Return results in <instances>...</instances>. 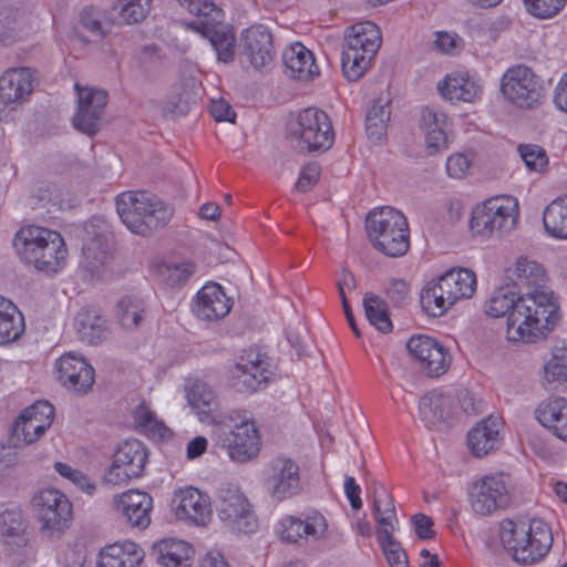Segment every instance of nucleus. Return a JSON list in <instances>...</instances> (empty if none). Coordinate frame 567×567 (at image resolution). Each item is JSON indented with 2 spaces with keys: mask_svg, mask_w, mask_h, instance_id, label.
I'll list each match as a JSON object with an SVG mask.
<instances>
[{
  "mask_svg": "<svg viewBox=\"0 0 567 567\" xmlns=\"http://www.w3.org/2000/svg\"><path fill=\"white\" fill-rule=\"evenodd\" d=\"M546 295H522L515 286L496 289L486 302V313L493 318L507 316V339L532 343L544 337L555 324V308Z\"/></svg>",
  "mask_w": 567,
  "mask_h": 567,
  "instance_id": "f257e3e1",
  "label": "nucleus"
},
{
  "mask_svg": "<svg viewBox=\"0 0 567 567\" xmlns=\"http://www.w3.org/2000/svg\"><path fill=\"white\" fill-rule=\"evenodd\" d=\"M13 247L27 265L44 274H56L66 261L68 250L62 236L40 226L22 227L14 236Z\"/></svg>",
  "mask_w": 567,
  "mask_h": 567,
  "instance_id": "f03ea898",
  "label": "nucleus"
},
{
  "mask_svg": "<svg viewBox=\"0 0 567 567\" xmlns=\"http://www.w3.org/2000/svg\"><path fill=\"white\" fill-rule=\"evenodd\" d=\"M499 538L506 553L520 565H532L540 560L553 544L551 530L540 519H504L499 527Z\"/></svg>",
  "mask_w": 567,
  "mask_h": 567,
  "instance_id": "7ed1b4c3",
  "label": "nucleus"
},
{
  "mask_svg": "<svg viewBox=\"0 0 567 567\" xmlns=\"http://www.w3.org/2000/svg\"><path fill=\"white\" fill-rule=\"evenodd\" d=\"M116 210L123 224L134 234L147 236L165 226L174 208L154 194L124 192L116 197Z\"/></svg>",
  "mask_w": 567,
  "mask_h": 567,
  "instance_id": "20e7f679",
  "label": "nucleus"
},
{
  "mask_svg": "<svg viewBox=\"0 0 567 567\" xmlns=\"http://www.w3.org/2000/svg\"><path fill=\"white\" fill-rule=\"evenodd\" d=\"M382 43L381 31L370 21L355 23L346 30L341 55L343 75L349 81L360 80Z\"/></svg>",
  "mask_w": 567,
  "mask_h": 567,
  "instance_id": "39448f33",
  "label": "nucleus"
},
{
  "mask_svg": "<svg viewBox=\"0 0 567 567\" xmlns=\"http://www.w3.org/2000/svg\"><path fill=\"white\" fill-rule=\"evenodd\" d=\"M288 135L297 148L308 153H324L334 143L332 122L318 107L301 110L288 124Z\"/></svg>",
  "mask_w": 567,
  "mask_h": 567,
  "instance_id": "423d86ee",
  "label": "nucleus"
},
{
  "mask_svg": "<svg viewBox=\"0 0 567 567\" xmlns=\"http://www.w3.org/2000/svg\"><path fill=\"white\" fill-rule=\"evenodd\" d=\"M41 523L40 530L48 537H60L72 518V504L55 488L40 491L32 501Z\"/></svg>",
  "mask_w": 567,
  "mask_h": 567,
  "instance_id": "0eeeda50",
  "label": "nucleus"
},
{
  "mask_svg": "<svg viewBox=\"0 0 567 567\" xmlns=\"http://www.w3.org/2000/svg\"><path fill=\"white\" fill-rule=\"evenodd\" d=\"M501 91L508 101L522 109H533L545 97L544 87L536 74L522 64L509 68L503 74Z\"/></svg>",
  "mask_w": 567,
  "mask_h": 567,
  "instance_id": "6e6552de",
  "label": "nucleus"
},
{
  "mask_svg": "<svg viewBox=\"0 0 567 567\" xmlns=\"http://www.w3.org/2000/svg\"><path fill=\"white\" fill-rule=\"evenodd\" d=\"M468 497L474 513L481 516L492 515L509 504V482L502 473L484 475L472 482Z\"/></svg>",
  "mask_w": 567,
  "mask_h": 567,
  "instance_id": "1a4fd4ad",
  "label": "nucleus"
},
{
  "mask_svg": "<svg viewBox=\"0 0 567 567\" xmlns=\"http://www.w3.org/2000/svg\"><path fill=\"white\" fill-rule=\"evenodd\" d=\"M216 511L225 528L233 533L248 534L257 528V518L250 503L236 487H225L219 491Z\"/></svg>",
  "mask_w": 567,
  "mask_h": 567,
  "instance_id": "9d476101",
  "label": "nucleus"
},
{
  "mask_svg": "<svg viewBox=\"0 0 567 567\" xmlns=\"http://www.w3.org/2000/svg\"><path fill=\"white\" fill-rule=\"evenodd\" d=\"M148 458L147 450L138 440L121 443L113 455L112 465L105 472L103 481L110 485L127 484L130 480L141 477Z\"/></svg>",
  "mask_w": 567,
  "mask_h": 567,
  "instance_id": "9b49d317",
  "label": "nucleus"
},
{
  "mask_svg": "<svg viewBox=\"0 0 567 567\" xmlns=\"http://www.w3.org/2000/svg\"><path fill=\"white\" fill-rule=\"evenodd\" d=\"M264 487L276 502L298 495L302 489L298 464L289 457L272 458L264 470Z\"/></svg>",
  "mask_w": 567,
  "mask_h": 567,
  "instance_id": "f8f14e48",
  "label": "nucleus"
},
{
  "mask_svg": "<svg viewBox=\"0 0 567 567\" xmlns=\"http://www.w3.org/2000/svg\"><path fill=\"white\" fill-rule=\"evenodd\" d=\"M85 231L82 266L92 278L101 279L112 260L113 238L100 219L86 224Z\"/></svg>",
  "mask_w": 567,
  "mask_h": 567,
  "instance_id": "ddd939ff",
  "label": "nucleus"
},
{
  "mask_svg": "<svg viewBox=\"0 0 567 567\" xmlns=\"http://www.w3.org/2000/svg\"><path fill=\"white\" fill-rule=\"evenodd\" d=\"M218 443L226 450L231 461L247 463L260 452V437L255 423L248 419L235 424L228 432L221 429Z\"/></svg>",
  "mask_w": 567,
  "mask_h": 567,
  "instance_id": "4468645a",
  "label": "nucleus"
},
{
  "mask_svg": "<svg viewBox=\"0 0 567 567\" xmlns=\"http://www.w3.org/2000/svg\"><path fill=\"white\" fill-rule=\"evenodd\" d=\"M409 353L417 361L421 371L429 378L446 373L451 364L449 350L429 336H413L406 343Z\"/></svg>",
  "mask_w": 567,
  "mask_h": 567,
  "instance_id": "2eb2a0df",
  "label": "nucleus"
},
{
  "mask_svg": "<svg viewBox=\"0 0 567 567\" xmlns=\"http://www.w3.org/2000/svg\"><path fill=\"white\" fill-rule=\"evenodd\" d=\"M78 110L73 117L74 127L87 135H95L101 127L102 115L107 103V92L102 89L75 84Z\"/></svg>",
  "mask_w": 567,
  "mask_h": 567,
  "instance_id": "dca6fc26",
  "label": "nucleus"
},
{
  "mask_svg": "<svg viewBox=\"0 0 567 567\" xmlns=\"http://www.w3.org/2000/svg\"><path fill=\"white\" fill-rule=\"evenodd\" d=\"M455 413L453 396L441 390L429 391L419 401V417L430 430L444 432L451 429Z\"/></svg>",
  "mask_w": 567,
  "mask_h": 567,
  "instance_id": "f3484780",
  "label": "nucleus"
},
{
  "mask_svg": "<svg viewBox=\"0 0 567 567\" xmlns=\"http://www.w3.org/2000/svg\"><path fill=\"white\" fill-rule=\"evenodd\" d=\"M172 508L178 519L188 520L196 526H205L212 517L209 496L192 486L174 493Z\"/></svg>",
  "mask_w": 567,
  "mask_h": 567,
  "instance_id": "a211bd4d",
  "label": "nucleus"
},
{
  "mask_svg": "<svg viewBox=\"0 0 567 567\" xmlns=\"http://www.w3.org/2000/svg\"><path fill=\"white\" fill-rule=\"evenodd\" d=\"M32 92V75L27 68L13 69L0 78V121H9L23 97Z\"/></svg>",
  "mask_w": 567,
  "mask_h": 567,
  "instance_id": "6ab92c4d",
  "label": "nucleus"
},
{
  "mask_svg": "<svg viewBox=\"0 0 567 567\" xmlns=\"http://www.w3.org/2000/svg\"><path fill=\"white\" fill-rule=\"evenodd\" d=\"M327 529L326 518L318 512H311L305 518L284 516L278 523L277 533L281 542L296 544L301 539L318 540Z\"/></svg>",
  "mask_w": 567,
  "mask_h": 567,
  "instance_id": "aec40b11",
  "label": "nucleus"
},
{
  "mask_svg": "<svg viewBox=\"0 0 567 567\" xmlns=\"http://www.w3.org/2000/svg\"><path fill=\"white\" fill-rule=\"evenodd\" d=\"M58 379L63 386L76 394H85L94 382V369L72 352L63 354L55 363Z\"/></svg>",
  "mask_w": 567,
  "mask_h": 567,
  "instance_id": "412c9836",
  "label": "nucleus"
},
{
  "mask_svg": "<svg viewBox=\"0 0 567 567\" xmlns=\"http://www.w3.org/2000/svg\"><path fill=\"white\" fill-rule=\"evenodd\" d=\"M514 276L515 279L512 286H515L518 291H522V295L535 297L536 295L544 293L548 297L549 303L555 308L556 320L558 306L553 296V291L546 287L547 278L544 267L527 257H519L515 264Z\"/></svg>",
  "mask_w": 567,
  "mask_h": 567,
  "instance_id": "4be33fe9",
  "label": "nucleus"
},
{
  "mask_svg": "<svg viewBox=\"0 0 567 567\" xmlns=\"http://www.w3.org/2000/svg\"><path fill=\"white\" fill-rule=\"evenodd\" d=\"M239 48L255 69L268 66L274 59L272 37L262 24L247 28L240 37Z\"/></svg>",
  "mask_w": 567,
  "mask_h": 567,
  "instance_id": "5701e85b",
  "label": "nucleus"
},
{
  "mask_svg": "<svg viewBox=\"0 0 567 567\" xmlns=\"http://www.w3.org/2000/svg\"><path fill=\"white\" fill-rule=\"evenodd\" d=\"M113 502L116 511L131 527L145 529L151 524L153 499L147 493L131 489L115 495Z\"/></svg>",
  "mask_w": 567,
  "mask_h": 567,
  "instance_id": "b1692460",
  "label": "nucleus"
},
{
  "mask_svg": "<svg viewBox=\"0 0 567 567\" xmlns=\"http://www.w3.org/2000/svg\"><path fill=\"white\" fill-rule=\"evenodd\" d=\"M451 123L447 115L434 107L423 106L421 110V130L425 138L429 155H435L447 148V131Z\"/></svg>",
  "mask_w": 567,
  "mask_h": 567,
  "instance_id": "393cba45",
  "label": "nucleus"
},
{
  "mask_svg": "<svg viewBox=\"0 0 567 567\" xmlns=\"http://www.w3.org/2000/svg\"><path fill=\"white\" fill-rule=\"evenodd\" d=\"M231 303L220 285H205L196 295L193 311L200 320L217 321L229 313Z\"/></svg>",
  "mask_w": 567,
  "mask_h": 567,
  "instance_id": "a878e982",
  "label": "nucleus"
},
{
  "mask_svg": "<svg viewBox=\"0 0 567 567\" xmlns=\"http://www.w3.org/2000/svg\"><path fill=\"white\" fill-rule=\"evenodd\" d=\"M271 372L265 367L260 354L255 359H241L230 371V381L238 392L251 393L267 384Z\"/></svg>",
  "mask_w": 567,
  "mask_h": 567,
  "instance_id": "bb28decb",
  "label": "nucleus"
},
{
  "mask_svg": "<svg viewBox=\"0 0 567 567\" xmlns=\"http://www.w3.org/2000/svg\"><path fill=\"white\" fill-rule=\"evenodd\" d=\"M443 99L451 102H474L482 95V87L467 72L447 74L437 86Z\"/></svg>",
  "mask_w": 567,
  "mask_h": 567,
  "instance_id": "cd10ccee",
  "label": "nucleus"
},
{
  "mask_svg": "<svg viewBox=\"0 0 567 567\" xmlns=\"http://www.w3.org/2000/svg\"><path fill=\"white\" fill-rule=\"evenodd\" d=\"M390 122V92L386 90L373 100L365 116V133L368 140L375 145L384 144L388 140Z\"/></svg>",
  "mask_w": 567,
  "mask_h": 567,
  "instance_id": "c85d7f7f",
  "label": "nucleus"
},
{
  "mask_svg": "<svg viewBox=\"0 0 567 567\" xmlns=\"http://www.w3.org/2000/svg\"><path fill=\"white\" fill-rule=\"evenodd\" d=\"M501 420L488 415L467 434V446L475 457H483L494 451L499 443Z\"/></svg>",
  "mask_w": 567,
  "mask_h": 567,
  "instance_id": "c756f323",
  "label": "nucleus"
},
{
  "mask_svg": "<svg viewBox=\"0 0 567 567\" xmlns=\"http://www.w3.org/2000/svg\"><path fill=\"white\" fill-rule=\"evenodd\" d=\"M186 398L202 422L208 424L220 423L215 415L219 406L218 399L208 383L195 380L186 389Z\"/></svg>",
  "mask_w": 567,
  "mask_h": 567,
  "instance_id": "7c9ffc66",
  "label": "nucleus"
},
{
  "mask_svg": "<svg viewBox=\"0 0 567 567\" xmlns=\"http://www.w3.org/2000/svg\"><path fill=\"white\" fill-rule=\"evenodd\" d=\"M37 17L23 8L0 7V42L7 43L30 30Z\"/></svg>",
  "mask_w": 567,
  "mask_h": 567,
  "instance_id": "2f4dec72",
  "label": "nucleus"
},
{
  "mask_svg": "<svg viewBox=\"0 0 567 567\" xmlns=\"http://www.w3.org/2000/svg\"><path fill=\"white\" fill-rule=\"evenodd\" d=\"M539 423L558 439L567 440V399L557 396L542 402L536 410Z\"/></svg>",
  "mask_w": 567,
  "mask_h": 567,
  "instance_id": "473e14b6",
  "label": "nucleus"
},
{
  "mask_svg": "<svg viewBox=\"0 0 567 567\" xmlns=\"http://www.w3.org/2000/svg\"><path fill=\"white\" fill-rule=\"evenodd\" d=\"M447 299L458 301L471 298L476 290V276L465 268H453L445 271L437 279Z\"/></svg>",
  "mask_w": 567,
  "mask_h": 567,
  "instance_id": "72a5a7b5",
  "label": "nucleus"
},
{
  "mask_svg": "<svg viewBox=\"0 0 567 567\" xmlns=\"http://www.w3.org/2000/svg\"><path fill=\"white\" fill-rule=\"evenodd\" d=\"M282 60L289 76L307 81L319 74L312 52L299 42L285 50Z\"/></svg>",
  "mask_w": 567,
  "mask_h": 567,
  "instance_id": "f704fd0d",
  "label": "nucleus"
},
{
  "mask_svg": "<svg viewBox=\"0 0 567 567\" xmlns=\"http://www.w3.org/2000/svg\"><path fill=\"white\" fill-rule=\"evenodd\" d=\"M143 557V550L135 543H114L102 549L97 567H137Z\"/></svg>",
  "mask_w": 567,
  "mask_h": 567,
  "instance_id": "c9c22d12",
  "label": "nucleus"
},
{
  "mask_svg": "<svg viewBox=\"0 0 567 567\" xmlns=\"http://www.w3.org/2000/svg\"><path fill=\"white\" fill-rule=\"evenodd\" d=\"M74 327L79 338L89 343L97 344L109 336L107 320L94 308H84L75 317Z\"/></svg>",
  "mask_w": 567,
  "mask_h": 567,
  "instance_id": "e433bc0d",
  "label": "nucleus"
},
{
  "mask_svg": "<svg viewBox=\"0 0 567 567\" xmlns=\"http://www.w3.org/2000/svg\"><path fill=\"white\" fill-rule=\"evenodd\" d=\"M0 534L4 544L13 551H19L28 545L20 507L9 505L0 511Z\"/></svg>",
  "mask_w": 567,
  "mask_h": 567,
  "instance_id": "4c0bfd02",
  "label": "nucleus"
},
{
  "mask_svg": "<svg viewBox=\"0 0 567 567\" xmlns=\"http://www.w3.org/2000/svg\"><path fill=\"white\" fill-rule=\"evenodd\" d=\"M194 550L183 540L163 539L153 546L152 555L164 567H190Z\"/></svg>",
  "mask_w": 567,
  "mask_h": 567,
  "instance_id": "58836bf2",
  "label": "nucleus"
},
{
  "mask_svg": "<svg viewBox=\"0 0 567 567\" xmlns=\"http://www.w3.org/2000/svg\"><path fill=\"white\" fill-rule=\"evenodd\" d=\"M215 21H200V28L198 31L207 38L217 53L218 61L228 63L234 60L235 56V37L228 25L218 23L214 24Z\"/></svg>",
  "mask_w": 567,
  "mask_h": 567,
  "instance_id": "ea45409f",
  "label": "nucleus"
},
{
  "mask_svg": "<svg viewBox=\"0 0 567 567\" xmlns=\"http://www.w3.org/2000/svg\"><path fill=\"white\" fill-rule=\"evenodd\" d=\"M390 207L382 206L371 210L365 218V230L368 238L374 249L390 256L388 246L390 244Z\"/></svg>",
  "mask_w": 567,
  "mask_h": 567,
  "instance_id": "a19ab883",
  "label": "nucleus"
},
{
  "mask_svg": "<svg viewBox=\"0 0 567 567\" xmlns=\"http://www.w3.org/2000/svg\"><path fill=\"white\" fill-rule=\"evenodd\" d=\"M485 209L493 219L497 235L508 233L515 227L518 216L516 199L509 196L489 198L485 202Z\"/></svg>",
  "mask_w": 567,
  "mask_h": 567,
  "instance_id": "79ce46f5",
  "label": "nucleus"
},
{
  "mask_svg": "<svg viewBox=\"0 0 567 567\" xmlns=\"http://www.w3.org/2000/svg\"><path fill=\"white\" fill-rule=\"evenodd\" d=\"M24 330V320L18 307L0 296V344L16 341Z\"/></svg>",
  "mask_w": 567,
  "mask_h": 567,
  "instance_id": "37998d69",
  "label": "nucleus"
},
{
  "mask_svg": "<svg viewBox=\"0 0 567 567\" xmlns=\"http://www.w3.org/2000/svg\"><path fill=\"white\" fill-rule=\"evenodd\" d=\"M374 491L372 516L377 523V540L388 561H390V499L389 496L377 495Z\"/></svg>",
  "mask_w": 567,
  "mask_h": 567,
  "instance_id": "c03bdc74",
  "label": "nucleus"
},
{
  "mask_svg": "<svg viewBox=\"0 0 567 567\" xmlns=\"http://www.w3.org/2000/svg\"><path fill=\"white\" fill-rule=\"evenodd\" d=\"M420 303L426 315L441 317L454 305V301L447 299V295L444 293L437 280H432L424 286Z\"/></svg>",
  "mask_w": 567,
  "mask_h": 567,
  "instance_id": "a18cd8bd",
  "label": "nucleus"
},
{
  "mask_svg": "<svg viewBox=\"0 0 567 567\" xmlns=\"http://www.w3.org/2000/svg\"><path fill=\"white\" fill-rule=\"evenodd\" d=\"M544 382L549 385L567 382V343L560 342L553 348L550 358L543 367Z\"/></svg>",
  "mask_w": 567,
  "mask_h": 567,
  "instance_id": "49530a36",
  "label": "nucleus"
},
{
  "mask_svg": "<svg viewBox=\"0 0 567 567\" xmlns=\"http://www.w3.org/2000/svg\"><path fill=\"white\" fill-rule=\"evenodd\" d=\"M543 221L550 236L567 239V196L553 200L546 207Z\"/></svg>",
  "mask_w": 567,
  "mask_h": 567,
  "instance_id": "de8ad7c7",
  "label": "nucleus"
},
{
  "mask_svg": "<svg viewBox=\"0 0 567 567\" xmlns=\"http://www.w3.org/2000/svg\"><path fill=\"white\" fill-rule=\"evenodd\" d=\"M145 311V306L142 299L134 296L122 297L116 306V318L126 330L136 329L142 320Z\"/></svg>",
  "mask_w": 567,
  "mask_h": 567,
  "instance_id": "09e8293b",
  "label": "nucleus"
},
{
  "mask_svg": "<svg viewBox=\"0 0 567 567\" xmlns=\"http://www.w3.org/2000/svg\"><path fill=\"white\" fill-rule=\"evenodd\" d=\"M152 0H118L114 6L117 23L137 24L145 20L151 11Z\"/></svg>",
  "mask_w": 567,
  "mask_h": 567,
  "instance_id": "8fccbe9b",
  "label": "nucleus"
},
{
  "mask_svg": "<svg viewBox=\"0 0 567 567\" xmlns=\"http://www.w3.org/2000/svg\"><path fill=\"white\" fill-rule=\"evenodd\" d=\"M410 249V228L406 217L392 207V258L404 256Z\"/></svg>",
  "mask_w": 567,
  "mask_h": 567,
  "instance_id": "3c124183",
  "label": "nucleus"
},
{
  "mask_svg": "<svg viewBox=\"0 0 567 567\" xmlns=\"http://www.w3.org/2000/svg\"><path fill=\"white\" fill-rule=\"evenodd\" d=\"M362 307L369 323H390V305L386 298L368 291L363 296Z\"/></svg>",
  "mask_w": 567,
  "mask_h": 567,
  "instance_id": "603ef678",
  "label": "nucleus"
},
{
  "mask_svg": "<svg viewBox=\"0 0 567 567\" xmlns=\"http://www.w3.org/2000/svg\"><path fill=\"white\" fill-rule=\"evenodd\" d=\"M53 467L61 477L69 481L79 491L90 496L94 495V493L96 492L95 482L82 471L63 462H55L53 464Z\"/></svg>",
  "mask_w": 567,
  "mask_h": 567,
  "instance_id": "864d4df0",
  "label": "nucleus"
},
{
  "mask_svg": "<svg viewBox=\"0 0 567 567\" xmlns=\"http://www.w3.org/2000/svg\"><path fill=\"white\" fill-rule=\"evenodd\" d=\"M183 8L199 18L198 21L189 23V27L199 30L200 21H216L220 16L213 0H176Z\"/></svg>",
  "mask_w": 567,
  "mask_h": 567,
  "instance_id": "5fc2aeb1",
  "label": "nucleus"
},
{
  "mask_svg": "<svg viewBox=\"0 0 567 567\" xmlns=\"http://www.w3.org/2000/svg\"><path fill=\"white\" fill-rule=\"evenodd\" d=\"M134 420L138 427L153 437L164 439L168 434V429L159 421L155 413L145 405L136 408Z\"/></svg>",
  "mask_w": 567,
  "mask_h": 567,
  "instance_id": "6e6d98bb",
  "label": "nucleus"
},
{
  "mask_svg": "<svg viewBox=\"0 0 567 567\" xmlns=\"http://www.w3.org/2000/svg\"><path fill=\"white\" fill-rule=\"evenodd\" d=\"M45 431L42 424H38L37 420H32L28 415L25 416L24 412L13 424V435L27 444L38 441Z\"/></svg>",
  "mask_w": 567,
  "mask_h": 567,
  "instance_id": "4d7b16f0",
  "label": "nucleus"
},
{
  "mask_svg": "<svg viewBox=\"0 0 567 567\" xmlns=\"http://www.w3.org/2000/svg\"><path fill=\"white\" fill-rule=\"evenodd\" d=\"M518 153L529 171L542 172L548 165L546 151L539 145L520 144Z\"/></svg>",
  "mask_w": 567,
  "mask_h": 567,
  "instance_id": "13d9d810",
  "label": "nucleus"
},
{
  "mask_svg": "<svg viewBox=\"0 0 567 567\" xmlns=\"http://www.w3.org/2000/svg\"><path fill=\"white\" fill-rule=\"evenodd\" d=\"M527 11L538 19L555 17L566 4V0H524Z\"/></svg>",
  "mask_w": 567,
  "mask_h": 567,
  "instance_id": "bf43d9fd",
  "label": "nucleus"
},
{
  "mask_svg": "<svg viewBox=\"0 0 567 567\" xmlns=\"http://www.w3.org/2000/svg\"><path fill=\"white\" fill-rule=\"evenodd\" d=\"M487 209H485V203L474 209L470 227L474 235L482 237H489L494 234H497L496 228L494 227L493 219L491 215L487 214Z\"/></svg>",
  "mask_w": 567,
  "mask_h": 567,
  "instance_id": "052dcab7",
  "label": "nucleus"
},
{
  "mask_svg": "<svg viewBox=\"0 0 567 567\" xmlns=\"http://www.w3.org/2000/svg\"><path fill=\"white\" fill-rule=\"evenodd\" d=\"M434 34V48L444 54H457L464 45L463 39L455 32L436 31Z\"/></svg>",
  "mask_w": 567,
  "mask_h": 567,
  "instance_id": "680f3d73",
  "label": "nucleus"
},
{
  "mask_svg": "<svg viewBox=\"0 0 567 567\" xmlns=\"http://www.w3.org/2000/svg\"><path fill=\"white\" fill-rule=\"evenodd\" d=\"M25 416L37 420L38 424H42L48 430L54 419V406L48 401H38L23 411Z\"/></svg>",
  "mask_w": 567,
  "mask_h": 567,
  "instance_id": "e2e57ef3",
  "label": "nucleus"
},
{
  "mask_svg": "<svg viewBox=\"0 0 567 567\" xmlns=\"http://www.w3.org/2000/svg\"><path fill=\"white\" fill-rule=\"evenodd\" d=\"M101 16V12L93 7L84 8L80 14L82 27L94 34L103 37L105 30Z\"/></svg>",
  "mask_w": 567,
  "mask_h": 567,
  "instance_id": "0e129e2a",
  "label": "nucleus"
},
{
  "mask_svg": "<svg viewBox=\"0 0 567 567\" xmlns=\"http://www.w3.org/2000/svg\"><path fill=\"white\" fill-rule=\"evenodd\" d=\"M186 86L188 84H181V91L179 87H176V96L169 101L172 112L185 114L188 112L190 104L195 103L196 94Z\"/></svg>",
  "mask_w": 567,
  "mask_h": 567,
  "instance_id": "69168bd1",
  "label": "nucleus"
},
{
  "mask_svg": "<svg viewBox=\"0 0 567 567\" xmlns=\"http://www.w3.org/2000/svg\"><path fill=\"white\" fill-rule=\"evenodd\" d=\"M320 176V166L317 163H309L301 169L299 178L295 185L296 189L306 193L318 182Z\"/></svg>",
  "mask_w": 567,
  "mask_h": 567,
  "instance_id": "338daca9",
  "label": "nucleus"
},
{
  "mask_svg": "<svg viewBox=\"0 0 567 567\" xmlns=\"http://www.w3.org/2000/svg\"><path fill=\"white\" fill-rule=\"evenodd\" d=\"M457 401L461 409L467 414H480L483 412L484 402L467 389L458 390Z\"/></svg>",
  "mask_w": 567,
  "mask_h": 567,
  "instance_id": "774afa93",
  "label": "nucleus"
}]
</instances>
